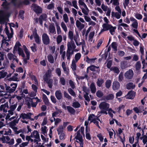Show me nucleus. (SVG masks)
Returning a JSON list of instances; mask_svg holds the SVG:
<instances>
[{"label":"nucleus","mask_w":147,"mask_h":147,"mask_svg":"<svg viewBox=\"0 0 147 147\" xmlns=\"http://www.w3.org/2000/svg\"><path fill=\"white\" fill-rule=\"evenodd\" d=\"M135 96V93L133 91H130L128 92L126 96V98L128 99H133Z\"/></svg>","instance_id":"21"},{"label":"nucleus","mask_w":147,"mask_h":147,"mask_svg":"<svg viewBox=\"0 0 147 147\" xmlns=\"http://www.w3.org/2000/svg\"><path fill=\"white\" fill-rule=\"evenodd\" d=\"M33 35L35 39V41L37 43H39L40 41V38L36 31L33 32Z\"/></svg>","instance_id":"32"},{"label":"nucleus","mask_w":147,"mask_h":147,"mask_svg":"<svg viewBox=\"0 0 147 147\" xmlns=\"http://www.w3.org/2000/svg\"><path fill=\"white\" fill-rule=\"evenodd\" d=\"M133 109L135 112L137 113H140L145 110L143 106H140L138 108L135 107Z\"/></svg>","instance_id":"24"},{"label":"nucleus","mask_w":147,"mask_h":147,"mask_svg":"<svg viewBox=\"0 0 147 147\" xmlns=\"http://www.w3.org/2000/svg\"><path fill=\"white\" fill-rule=\"evenodd\" d=\"M51 71L50 69L48 70L47 72L44 76L43 79L48 84L49 87L51 88L52 86V79H50L51 76Z\"/></svg>","instance_id":"1"},{"label":"nucleus","mask_w":147,"mask_h":147,"mask_svg":"<svg viewBox=\"0 0 147 147\" xmlns=\"http://www.w3.org/2000/svg\"><path fill=\"white\" fill-rule=\"evenodd\" d=\"M83 90L86 93L84 95V98L88 101H89L90 99L88 96L89 91L85 87H83Z\"/></svg>","instance_id":"27"},{"label":"nucleus","mask_w":147,"mask_h":147,"mask_svg":"<svg viewBox=\"0 0 147 147\" xmlns=\"http://www.w3.org/2000/svg\"><path fill=\"white\" fill-rule=\"evenodd\" d=\"M81 54L80 53H78L76 54L75 56V61L77 62L80 59L81 57Z\"/></svg>","instance_id":"52"},{"label":"nucleus","mask_w":147,"mask_h":147,"mask_svg":"<svg viewBox=\"0 0 147 147\" xmlns=\"http://www.w3.org/2000/svg\"><path fill=\"white\" fill-rule=\"evenodd\" d=\"M76 25L77 27L80 30L83 29L84 27L83 24H82L79 21L77 20L76 22Z\"/></svg>","instance_id":"28"},{"label":"nucleus","mask_w":147,"mask_h":147,"mask_svg":"<svg viewBox=\"0 0 147 147\" xmlns=\"http://www.w3.org/2000/svg\"><path fill=\"white\" fill-rule=\"evenodd\" d=\"M33 99L36 100L35 102H34L32 99H29V101L27 102V105L28 106V107L29 108H30L31 106L32 107H35L37 103L38 102H40V100L37 97L34 98Z\"/></svg>","instance_id":"6"},{"label":"nucleus","mask_w":147,"mask_h":147,"mask_svg":"<svg viewBox=\"0 0 147 147\" xmlns=\"http://www.w3.org/2000/svg\"><path fill=\"white\" fill-rule=\"evenodd\" d=\"M5 86L6 90L9 92H13L15 90L17 85L15 83H12L10 84V86L12 87V88L9 86H7L6 84H5Z\"/></svg>","instance_id":"9"},{"label":"nucleus","mask_w":147,"mask_h":147,"mask_svg":"<svg viewBox=\"0 0 147 147\" xmlns=\"http://www.w3.org/2000/svg\"><path fill=\"white\" fill-rule=\"evenodd\" d=\"M114 96L112 94H109L105 97V99L107 100H111L113 99Z\"/></svg>","instance_id":"48"},{"label":"nucleus","mask_w":147,"mask_h":147,"mask_svg":"<svg viewBox=\"0 0 147 147\" xmlns=\"http://www.w3.org/2000/svg\"><path fill=\"white\" fill-rule=\"evenodd\" d=\"M49 34H54L56 33V31L55 28L54 26L52 24L50 25L49 28Z\"/></svg>","instance_id":"18"},{"label":"nucleus","mask_w":147,"mask_h":147,"mask_svg":"<svg viewBox=\"0 0 147 147\" xmlns=\"http://www.w3.org/2000/svg\"><path fill=\"white\" fill-rule=\"evenodd\" d=\"M62 36L61 35H58L57 38V42L58 44H59L62 41Z\"/></svg>","instance_id":"61"},{"label":"nucleus","mask_w":147,"mask_h":147,"mask_svg":"<svg viewBox=\"0 0 147 147\" xmlns=\"http://www.w3.org/2000/svg\"><path fill=\"white\" fill-rule=\"evenodd\" d=\"M81 9L82 10V12L84 15H88L89 10L87 7L83 8H82V9Z\"/></svg>","instance_id":"45"},{"label":"nucleus","mask_w":147,"mask_h":147,"mask_svg":"<svg viewBox=\"0 0 147 147\" xmlns=\"http://www.w3.org/2000/svg\"><path fill=\"white\" fill-rule=\"evenodd\" d=\"M77 62L75 61L74 59H73L71 63V68L73 71L75 72L76 70V63Z\"/></svg>","instance_id":"29"},{"label":"nucleus","mask_w":147,"mask_h":147,"mask_svg":"<svg viewBox=\"0 0 147 147\" xmlns=\"http://www.w3.org/2000/svg\"><path fill=\"white\" fill-rule=\"evenodd\" d=\"M78 3L79 6L81 9H82V8H83L87 7L86 4L83 1L79 0Z\"/></svg>","instance_id":"44"},{"label":"nucleus","mask_w":147,"mask_h":147,"mask_svg":"<svg viewBox=\"0 0 147 147\" xmlns=\"http://www.w3.org/2000/svg\"><path fill=\"white\" fill-rule=\"evenodd\" d=\"M95 32L94 31L91 32L89 35V40L90 41L93 42L94 40H93V38Z\"/></svg>","instance_id":"37"},{"label":"nucleus","mask_w":147,"mask_h":147,"mask_svg":"<svg viewBox=\"0 0 147 147\" xmlns=\"http://www.w3.org/2000/svg\"><path fill=\"white\" fill-rule=\"evenodd\" d=\"M91 92L92 93H94L96 90V87L93 83H92L90 86Z\"/></svg>","instance_id":"38"},{"label":"nucleus","mask_w":147,"mask_h":147,"mask_svg":"<svg viewBox=\"0 0 147 147\" xmlns=\"http://www.w3.org/2000/svg\"><path fill=\"white\" fill-rule=\"evenodd\" d=\"M98 68V67H96L94 65H92L88 67L87 69V71L88 72L89 69H90L92 71H94L96 69H97Z\"/></svg>","instance_id":"47"},{"label":"nucleus","mask_w":147,"mask_h":147,"mask_svg":"<svg viewBox=\"0 0 147 147\" xmlns=\"http://www.w3.org/2000/svg\"><path fill=\"white\" fill-rule=\"evenodd\" d=\"M120 87L119 83L117 81L113 82L112 85V88L113 90H118Z\"/></svg>","instance_id":"20"},{"label":"nucleus","mask_w":147,"mask_h":147,"mask_svg":"<svg viewBox=\"0 0 147 147\" xmlns=\"http://www.w3.org/2000/svg\"><path fill=\"white\" fill-rule=\"evenodd\" d=\"M17 106V103L11 105L10 107V109L9 110H11L13 112H14V111L16 109Z\"/></svg>","instance_id":"60"},{"label":"nucleus","mask_w":147,"mask_h":147,"mask_svg":"<svg viewBox=\"0 0 147 147\" xmlns=\"http://www.w3.org/2000/svg\"><path fill=\"white\" fill-rule=\"evenodd\" d=\"M68 91L70 94L74 97H76V95L75 92L71 88H69L68 89Z\"/></svg>","instance_id":"56"},{"label":"nucleus","mask_w":147,"mask_h":147,"mask_svg":"<svg viewBox=\"0 0 147 147\" xmlns=\"http://www.w3.org/2000/svg\"><path fill=\"white\" fill-rule=\"evenodd\" d=\"M55 95L57 98L58 99H60L62 97V95L60 90H57L55 93Z\"/></svg>","instance_id":"40"},{"label":"nucleus","mask_w":147,"mask_h":147,"mask_svg":"<svg viewBox=\"0 0 147 147\" xmlns=\"http://www.w3.org/2000/svg\"><path fill=\"white\" fill-rule=\"evenodd\" d=\"M135 86L134 84L132 83H129L126 85V87L127 89H134Z\"/></svg>","instance_id":"41"},{"label":"nucleus","mask_w":147,"mask_h":147,"mask_svg":"<svg viewBox=\"0 0 147 147\" xmlns=\"http://www.w3.org/2000/svg\"><path fill=\"white\" fill-rule=\"evenodd\" d=\"M0 140L3 143L8 144L9 145L13 144L14 142V139L12 138L10 140L8 136H2V137L0 138Z\"/></svg>","instance_id":"5"},{"label":"nucleus","mask_w":147,"mask_h":147,"mask_svg":"<svg viewBox=\"0 0 147 147\" xmlns=\"http://www.w3.org/2000/svg\"><path fill=\"white\" fill-rule=\"evenodd\" d=\"M41 129L42 133L45 135V134H46L48 131V129L46 126H43L42 127Z\"/></svg>","instance_id":"49"},{"label":"nucleus","mask_w":147,"mask_h":147,"mask_svg":"<svg viewBox=\"0 0 147 147\" xmlns=\"http://www.w3.org/2000/svg\"><path fill=\"white\" fill-rule=\"evenodd\" d=\"M120 0H111L110 3H113V5H118L119 4Z\"/></svg>","instance_id":"55"},{"label":"nucleus","mask_w":147,"mask_h":147,"mask_svg":"<svg viewBox=\"0 0 147 147\" xmlns=\"http://www.w3.org/2000/svg\"><path fill=\"white\" fill-rule=\"evenodd\" d=\"M121 13L119 12H111V16L113 17H115L117 19H119L120 18Z\"/></svg>","instance_id":"33"},{"label":"nucleus","mask_w":147,"mask_h":147,"mask_svg":"<svg viewBox=\"0 0 147 147\" xmlns=\"http://www.w3.org/2000/svg\"><path fill=\"white\" fill-rule=\"evenodd\" d=\"M104 82V80H103L101 79H98V80L97 84L98 86L99 87Z\"/></svg>","instance_id":"59"},{"label":"nucleus","mask_w":147,"mask_h":147,"mask_svg":"<svg viewBox=\"0 0 147 147\" xmlns=\"http://www.w3.org/2000/svg\"><path fill=\"white\" fill-rule=\"evenodd\" d=\"M74 54V51L71 50L67 49L66 52V57L67 60H70L72 55Z\"/></svg>","instance_id":"25"},{"label":"nucleus","mask_w":147,"mask_h":147,"mask_svg":"<svg viewBox=\"0 0 147 147\" xmlns=\"http://www.w3.org/2000/svg\"><path fill=\"white\" fill-rule=\"evenodd\" d=\"M74 39L77 46L80 45L81 43H79L80 38L79 34L77 32H76V34L74 36Z\"/></svg>","instance_id":"16"},{"label":"nucleus","mask_w":147,"mask_h":147,"mask_svg":"<svg viewBox=\"0 0 147 147\" xmlns=\"http://www.w3.org/2000/svg\"><path fill=\"white\" fill-rule=\"evenodd\" d=\"M46 15H41L39 17V22L40 25L42 24V21L46 19Z\"/></svg>","instance_id":"36"},{"label":"nucleus","mask_w":147,"mask_h":147,"mask_svg":"<svg viewBox=\"0 0 147 147\" xmlns=\"http://www.w3.org/2000/svg\"><path fill=\"white\" fill-rule=\"evenodd\" d=\"M1 134H4L6 135H10L11 134V129L9 128L4 129L0 131Z\"/></svg>","instance_id":"17"},{"label":"nucleus","mask_w":147,"mask_h":147,"mask_svg":"<svg viewBox=\"0 0 147 147\" xmlns=\"http://www.w3.org/2000/svg\"><path fill=\"white\" fill-rule=\"evenodd\" d=\"M8 105L7 104L2 105L0 107V110L4 112H7L8 108Z\"/></svg>","instance_id":"26"},{"label":"nucleus","mask_w":147,"mask_h":147,"mask_svg":"<svg viewBox=\"0 0 147 147\" xmlns=\"http://www.w3.org/2000/svg\"><path fill=\"white\" fill-rule=\"evenodd\" d=\"M32 89L34 91V92L33 93H32L31 94V97L34 96H36V93L37 91V87L34 85L33 84L32 85Z\"/></svg>","instance_id":"35"},{"label":"nucleus","mask_w":147,"mask_h":147,"mask_svg":"<svg viewBox=\"0 0 147 147\" xmlns=\"http://www.w3.org/2000/svg\"><path fill=\"white\" fill-rule=\"evenodd\" d=\"M134 76V72L132 70L129 69L124 74L125 77L128 79H131Z\"/></svg>","instance_id":"12"},{"label":"nucleus","mask_w":147,"mask_h":147,"mask_svg":"<svg viewBox=\"0 0 147 147\" xmlns=\"http://www.w3.org/2000/svg\"><path fill=\"white\" fill-rule=\"evenodd\" d=\"M7 0H2L3 1H4L2 5V6L4 8H7L9 7V2H8Z\"/></svg>","instance_id":"42"},{"label":"nucleus","mask_w":147,"mask_h":147,"mask_svg":"<svg viewBox=\"0 0 147 147\" xmlns=\"http://www.w3.org/2000/svg\"><path fill=\"white\" fill-rule=\"evenodd\" d=\"M130 21L132 22L131 26L133 28L137 29L138 27L137 21L134 18L131 17L130 18Z\"/></svg>","instance_id":"15"},{"label":"nucleus","mask_w":147,"mask_h":147,"mask_svg":"<svg viewBox=\"0 0 147 147\" xmlns=\"http://www.w3.org/2000/svg\"><path fill=\"white\" fill-rule=\"evenodd\" d=\"M55 24L56 27L57 34H61V28L60 26H59V24L57 22L55 23Z\"/></svg>","instance_id":"50"},{"label":"nucleus","mask_w":147,"mask_h":147,"mask_svg":"<svg viewBox=\"0 0 147 147\" xmlns=\"http://www.w3.org/2000/svg\"><path fill=\"white\" fill-rule=\"evenodd\" d=\"M59 136V138L61 140H63L65 139V132L58 134Z\"/></svg>","instance_id":"51"},{"label":"nucleus","mask_w":147,"mask_h":147,"mask_svg":"<svg viewBox=\"0 0 147 147\" xmlns=\"http://www.w3.org/2000/svg\"><path fill=\"white\" fill-rule=\"evenodd\" d=\"M111 80H107L105 83L106 87L107 88H110L111 85Z\"/></svg>","instance_id":"63"},{"label":"nucleus","mask_w":147,"mask_h":147,"mask_svg":"<svg viewBox=\"0 0 147 147\" xmlns=\"http://www.w3.org/2000/svg\"><path fill=\"white\" fill-rule=\"evenodd\" d=\"M20 46H21V44L19 42H16L13 48V53L14 54H15L17 51H18L19 55L24 57L25 56V55L22 49L20 47Z\"/></svg>","instance_id":"2"},{"label":"nucleus","mask_w":147,"mask_h":147,"mask_svg":"<svg viewBox=\"0 0 147 147\" xmlns=\"http://www.w3.org/2000/svg\"><path fill=\"white\" fill-rule=\"evenodd\" d=\"M109 107V104L106 102H101L99 105V107L101 109L100 113L107 115V111Z\"/></svg>","instance_id":"4"},{"label":"nucleus","mask_w":147,"mask_h":147,"mask_svg":"<svg viewBox=\"0 0 147 147\" xmlns=\"http://www.w3.org/2000/svg\"><path fill=\"white\" fill-rule=\"evenodd\" d=\"M56 111L53 112L52 114V116L53 118L58 116L59 113H61L62 111L61 110L58 109L56 107H55Z\"/></svg>","instance_id":"31"},{"label":"nucleus","mask_w":147,"mask_h":147,"mask_svg":"<svg viewBox=\"0 0 147 147\" xmlns=\"http://www.w3.org/2000/svg\"><path fill=\"white\" fill-rule=\"evenodd\" d=\"M32 8L33 9L34 11L36 13H41L42 12V8L39 6L35 4H33L31 6Z\"/></svg>","instance_id":"14"},{"label":"nucleus","mask_w":147,"mask_h":147,"mask_svg":"<svg viewBox=\"0 0 147 147\" xmlns=\"http://www.w3.org/2000/svg\"><path fill=\"white\" fill-rule=\"evenodd\" d=\"M42 40L44 44L48 45L50 42V39L49 36L46 33L43 34L42 36Z\"/></svg>","instance_id":"13"},{"label":"nucleus","mask_w":147,"mask_h":147,"mask_svg":"<svg viewBox=\"0 0 147 147\" xmlns=\"http://www.w3.org/2000/svg\"><path fill=\"white\" fill-rule=\"evenodd\" d=\"M31 114L30 113H28L26 114L25 113H22L20 115V118H22V119H30V118Z\"/></svg>","instance_id":"22"},{"label":"nucleus","mask_w":147,"mask_h":147,"mask_svg":"<svg viewBox=\"0 0 147 147\" xmlns=\"http://www.w3.org/2000/svg\"><path fill=\"white\" fill-rule=\"evenodd\" d=\"M61 26L62 28L65 32H66L67 31V29L66 26L63 22H62L61 23Z\"/></svg>","instance_id":"62"},{"label":"nucleus","mask_w":147,"mask_h":147,"mask_svg":"<svg viewBox=\"0 0 147 147\" xmlns=\"http://www.w3.org/2000/svg\"><path fill=\"white\" fill-rule=\"evenodd\" d=\"M68 37L71 40L74 39L73 32L72 31H69L68 34Z\"/></svg>","instance_id":"54"},{"label":"nucleus","mask_w":147,"mask_h":147,"mask_svg":"<svg viewBox=\"0 0 147 147\" xmlns=\"http://www.w3.org/2000/svg\"><path fill=\"white\" fill-rule=\"evenodd\" d=\"M141 136V134L140 133H137L136 134V136L135 138L137 140V141L135 142V144H134L132 145V147H136L137 144L138 143V141L139 139V138Z\"/></svg>","instance_id":"39"},{"label":"nucleus","mask_w":147,"mask_h":147,"mask_svg":"<svg viewBox=\"0 0 147 147\" xmlns=\"http://www.w3.org/2000/svg\"><path fill=\"white\" fill-rule=\"evenodd\" d=\"M86 137L87 139L89 140L91 139L90 135L89 134V128L87 127H86Z\"/></svg>","instance_id":"34"},{"label":"nucleus","mask_w":147,"mask_h":147,"mask_svg":"<svg viewBox=\"0 0 147 147\" xmlns=\"http://www.w3.org/2000/svg\"><path fill=\"white\" fill-rule=\"evenodd\" d=\"M97 120L100 121L98 119V118L93 114H90L88 117V120L90 121V122H93L97 126L100 128V127L98 125V122L97 121Z\"/></svg>","instance_id":"8"},{"label":"nucleus","mask_w":147,"mask_h":147,"mask_svg":"<svg viewBox=\"0 0 147 147\" xmlns=\"http://www.w3.org/2000/svg\"><path fill=\"white\" fill-rule=\"evenodd\" d=\"M23 49L25 51V53L26 55V58H24L23 61V64H26L27 63V60H28L30 58V53L28 51V49L25 45L23 46Z\"/></svg>","instance_id":"10"},{"label":"nucleus","mask_w":147,"mask_h":147,"mask_svg":"<svg viewBox=\"0 0 147 147\" xmlns=\"http://www.w3.org/2000/svg\"><path fill=\"white\" fill-rule=\"evenodd\" d=\"M110 70L113 71L114 72L118 74L119 72L118 68L117 67H112L110 68Z\"/></svg>","instance_id":"58"},{"label":"nucleus","mask_w":147,"mask_h":147,"mask_svg":"<svg viewBox=\"0 0 147 147\" xmlns=\"http://www.w3.org/2000/svg\"><path fill=\"white\" fill-rule=\"evenodd\" d=\"M8 92H4L0 91L1 92L0 94V95L1 96L4 97L5 98H7L11 97L10 93L7 91Z\"/></svg>","instance_id":"19"},{"label":"nucleus","mask_w":147,"mask_h":147,"mask_svg":"<svg viewBox=\"0 0 147 147\" xmlns=\"http://www.w3.org/2000/svg\"><path fill=\"white\" fill-rule=\"evenodd\" d=\"M67 49L71 50V49H76V46L73 42L71 41V42H68L67 43Z\"/></svg>","instance_id":"23"},{"label":"nucleus","mask_w":147,"mask_h":147,"mask_svg":"<svg viewBox=\"0 0 147 147\" xmlns=\"http://www.w3.org/2000/svg\"><path fill=\"white\" fill-rule=\"evenodd\" d=\"M57 132L58 134L64 132L63 131V126L62 125H60L57 128Z\"/></svg>","instance_id":"46"},{"label":"nucleus","mask_w":147,"mask_h":147,"mask_svg":"<svg viewBox=\"0 0 147 147\" xmlns=\"http://www.w3.org/2000/svg\"><path fill=\"white\" fill-rule=\"evenodd\" d=\"M80 130H79L77 133L76 138V139L78 140L77 141V142L78 143H79L80 146L81 147H83L82 137L80 135Z\"/></svg>","instance_id":"11"},{"label":"nucleus","mask_w":147,"mask_h":147,"mask_svg":"<svg viewBox=\"0 0 147 147\" xmlns=\"http://www.w3.org/2000/svg\"><path fill=\"white\" fill-rule=\"evenodd\" d=\"M48 61L51 63H53L54 62V58L53 56L51 55H49L47 56Z\"/></svg>","instance_id":"53"},{"label":"nucleus","mask_w":147,"mask_h":147,"mask_svg":"<svg viewBox=\"0 0 147 147\" xmlns=\"http://www.w3.org/2000/svg\"><path fill=\"white\" fill-rule=\"evenodd\" d=\"M111 25L108 24H104L102 25L103 28L101 31V32L109 30Z\"/></svg>","instance_id":"30"},{"label":"nucleus","mask_w":147,"mask_h":147,"mask_svg":"<svg viewBox=\"0 0 147 147\" xmlns=\"http://www.w3.org/2000/svg\"><path fill=\"white\" fill-rule=\"evenodd\" d=\"M31 137L32 138H34V142L36 144L40 141L39 134L37 130H34L32 132L31 134Z\"/></svg>","instance_id":"7"},{"label":"nucleus","mask_w":147,"mask_h":147,"mask_svg":"<svg viewBox=\"0 0 147 147\" xmlns=\"http://www.w3.org/2000/svg\"><path fill=\"white\" fill-rule=\"evenodd\" d=\"M141 67V65L139 61L137 62L136 63L135 65V67L136 69L137 70H139Z\"/></svg>","instance_id":"64"},{"label":"nucleus","mask_w":147,"mask_h":147,"mask_svg":"<svg viewBox=\"0 0 147 147\" xmlns=\"http://www.w3.org/2000/svg\"><path fill=\"white\" fill-rule=\"evenodd\" d=\"M116 29V27L115 26L113 27L111 25L109 30L111 34L112 35H113L115 34V30Z\"/></svg>","instance_id":"43"},{"label":"nucleus","mask_w":147,"mask_h":147,"mask_svg":"<svg viewBox=\"0 0 147 147\" xmlns=\"http://www.w3.org/2000/svg\"><path fill=\"white\" fill-rule=\"evenodd\" d=\"M18 115L15 112H13L11 110H8V113L5 116V119L6 121H11L16 118H17Z\"/></svg>","instance_id":"3"},{"label":"nucleus","mask_w":147,"mask_h":147,"mask_svg":"<svg viewBox=\"0 0 147 147\" xmlns=\"http://www.w3.org/2000/svg\"><path fill=\"white\" fill-rule=\"evenodd\" d=\"M112 48L113 49V51H116L117 50V44L115 42H113L111 45Z\"/></svg>","instance_id":"57"}]
</instances>
